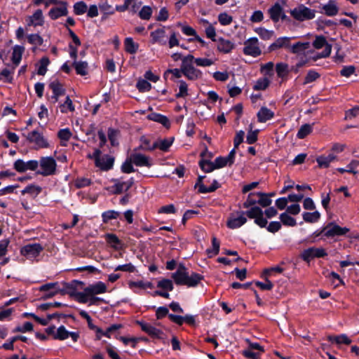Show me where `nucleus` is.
I'll return each instance as SVG.
<instances>
[{
  "label": "nucleus",
  "instance_id": "e2e57ef3",
  "mask_svg": "<svg viewBox=\"0 0 359 359\" xmlns=\"http://www.w3.org/2000/svg\"><path fill=\"white\" fill-rule=\"evenodd\" d=\"M29 43L35 46H41L43 43V38L39 34H31L27 36Z\"/></svg>",
  "mask_w": 359,
  "mask_h": 359
},
{
  "label": "nucleus",
  "instance_id": "680f3d73",
  "mask_svg": "<svg viewBox=\"0 0 359 359\" xmlns=\"http://www.w3.org/2000/svg\"><path fill=\"white\" fill-rule=\"evenodd\" d=\"M332 51V46H327L321 53H318L312 57H309L310 60L317 61L320 58L327 57L330 55Z\"/></svg>",
  "mask_w": 359,
  "mask_h": 359
},
{
  "label": "nucleus",
  "instance_id": "72a5a7b5",
  "mask_svg": "<svg viewBox=\"0 0 359 359\" xmlns=\"http://www.w3.org/2000/svg\"><path fill=\"white\" fill-rule=\"evenodd\" d=\"M121 215V212L114 210L104 211L102 213V220L104 224H107L111 219H116Z\"/></svg>",
  "mask_w": 359,
  "mask_h": 359
},
{
  "label": "nucleus",
  "instance_id": "6ab92c4d",
  "mask_svg": "<svg viewBox=\"0 0 359 359\" xmlns=\"http://www.w3.org/2000/svg\"><path fill=\"white\" fill-rule=\"evenodd\" d=\"M174 141V137H171L170 139H163L158 140L156 141L151 147H147V149H149L150 151L154 150L155 149H159L162 151L167 152L168 151L170 147Z\"/></svg>",
  "mask_w": 359,
  "mask_h": 359
},
{
  "label": "nucleus",
  "instance_id": "cd10ccee",
  "mask_svg": "<svg viewBox=\"0 0 359 359\" xmlns=\"http://www.w3.org/2000/svg\"><path fill=\"white\" fill-rule=\"evenodd\" d=\"M327 340L331 343H335L338 345H349L351 343V340L346 334H341L339 335H328L327 337Z\"/></svg>",
  "mask_w": 359,
  "mask_h": 359
},
{
  "label": "nucleus",
  "instance_id": "58836bf2",
  "mask_svg": "<svg viewBox=\"0 0 359 359\" xmlns=\"http://www.w3.org/2000/svg\"><path fill=\"white\" fill-rule=\"evenodd\" d=\"M302 217L304 222L308 223L317 222L320 218V214L318 211H314L312 212H304L302 214Z\"/></svg>",
  "mask_w": 359,
  "mask_h": 359
},
{
  "label": "nucleus",
  "instance_id": "4d7b16f0",
  "mask_svg": "<svg viewBox=\"0 0 359 359\" xmlns=\"http://www.w3.org/2000/svg\"><path fill=\"white\" fill-rule=\"evenodd\" d=\"M136 88L141 93L148 92L151 88V83L145 79H140L137 81Z\"/></svg>",
  "mask_w": 359,
  "mask_h": 359
},
{
  "label": "nucleus",
  "instance_id": "a878e982",
  "mask_svg": "<svg viewBox=\"0 0 359 359\" xmlns=\"http://www.w3.org/2000/svg\"><path fill=\"white\" fill-rule=\"evenodd\" d=\"M147 118L149 120L162 124L166 128H168L170 126V123L168 118L161 114L152 112L147 116Z\"/></svg>",
  "mask_w": 359,
  "mask_h": 359
},
{
  "label": "nucleus",
  "instance_id": "09e8293b",
  "mask_svg": "<svg viewBox=\"0 0 359 359\" xmlns=\"http://www.w3.org/2000/svg\"><path fill=\"white\" fill-rule=\"evenodd\" d=\"M60 111L63 114L67 113L68 111L72 112L74 111L75 107L69 95L66 97L65 102L60 105Z\"/></svg>",
  "mask_w": 359,
  "mask_h": 359
},
{
  "label": "nucleus",
  "instance_id": "de8ad7c7",
  "mask_svg": "<svg viewBox=\"0 0 359 359\" xmlns=\"http://www.w3.org/2000/svg\"><path fill=\"white\" fill-rule=\"evenodd\" d=\"M133 161L131 159V156H130L129 158H126V160L122 163L121 166V170L123 173H132L135 172V168L133 165Z\"/></svg>",
  "mask_w": 359,
  "mask_h": 359
},
{
  "label": "nucleus",
  "instance_id": "0e129e2a",
  "mask_svg": "<svg viewBox=\"0 0 359 359\" xmlns=\"http://www.w3.org/2000/svg\"><path fill=\"white\" fill-rule=\"evenodd\" d=\"M90 179L86 177H77L74 181V186L76 189H82L91 185Z\"/></svg>",
  "mask_w": 359,
  "mask_h": 359
},
{
  "label": "nucleus",
  "instance_id": "473e14b6",
  "mask_svg": "<svg viewBox=\"0 0 359 359\" xmlns=\"http://www.w3.org/2000/svg\"><path fill=\"white\" fill-rule=\"evenodd\" d=\"M315 123L312 124L305 123L303 124L299 129L297 133V137L299 139H304L307 135L311 134L313 131V126Z\"/></svg>",
  "mask_w": 359,
  "mask_h": 359
},
{
  "label": "nucleus",
  "instance_id": "f704fd0d",
  "mask_svg": "<svg viewBox=\"0 0 359 359\" xmlns=\"http://www.w3.org/2000/svg\"><path fill=\"white\" fill-rule=\"evenodd\" d=\"M200 168L205 173H209L216 170L212 161L210 159L201 158L198 161Z\"/></svg>",
  "mask_w": 359,
  "mask_h": 359
},
{
  "label": "nucleus",
  "instance_id": "1a4fd4ad",
  "mask_svg": "<svg viewBox=\"0 0 359 359\" xmlns=\"http://www.w3.org/2000/svg\"><path fill=\"white\" fill-rule=\"evenodd\" d=\"M107 290L106 284L102 281H97L95 283L90 284L83 289L84 301L82 302V304H86L88 302V296H95L105 293Z\"/></svg>",
  "mask_w": 359,
  "mask_h": 359
},
{
  "label": "nucleus",
  "instance_id": "aec40b11",
  "mask_svg": "<svg viewBox=\"0 0 359 359\" xmlns=\"http://www.w3.org/2000/svg\"><path fill=\"white\" fill-rule=\"evenodd\" d=\"M183 75L186 76L189 80L196 81L198 79L202 78V72L196 69L193 66L184 67L182 68Z\"/></svg>",
  "mask_w": 359,
  "mask_h": 359
},
{
  "label": "nucleus",
  "instance_id": "052dcab7",
  "mask_svg": "<svg viewBox=\"0 0 359 359\" xmlns=\"http://www.w3.org/2000/svg\"><path fill=\"white\" fill-rule=\"evenodd\" d=\"M179 92L175 95L176 98L185 97L188 95V85L183 81H179Z\"/></svg>",
  "mask_w": 359,
  "mask_h": 359
},
{
  "label": "nucleus",
  "instance_id": "9b49d317",
  "mask_svg": "<svg viewBox=\"0 0 359 359\" xmlns=\"http://www.w3.org/2000/svg\"><path fill=\"white\" fill-rule=\"evenodd\" d=\"M244 45L243 51L245 55L256 57L262 54V51L258 46V39L257 37L248 39L245 41Z\"/></svg>",
  "mask_w": 359,
  "mask_h": 359
},
{
  "label": "nucleus",
  "instance_id": "e433bc0d",
  "mask_svg": "<svg viewBox=\"0 0 359 359\" xmlns=\"http://www.w3.org/2000/svg\"><path fill=\"white\" fill-rule=\"evenodd\" d=\"M276 72L278 78L284 79L289 74V65L285 62H278L276 65Z\"/></svg>",
  "mask_w": 359,
  "mask_h": 359
},
{
  "label": "nucleus",
  "instance_id": "b1692460",
  "mask_svg": "<svg viewBox=\"0 0 359 359\" xmlns=\"http://www.w3.org/2000/svg\"><path fill=\"white\" fill-rule=\"evenodd\" d=\"M274 112L266 107H262L257 114V121L265 123L274 117Z\"/></svg>",
  "mask_w": 359,
  "mask_h": 359
},
{
  "label": "nucleus",
  "instance_id": "412c9836",
  "mask_svg": "<svg viewBox=\"0 0 359 359\" xmlns=\"http://www.w3.org/2000/svg\"><path fill=\"white\" fill-rule=\"evenodd\" d=\"M60 7H53L52 8L49 12L48 15L52 20H57L60 17L67 16L68 14L67 10V2L66 1V4H60Z\"/></svg>",
  "mask_w": 359,
  "mask_h": 359
},
{
  "label": "nucleus",
  "instance_id": "4c0bfd02",
  "mask_svg": "<svg viewBox=\"0 0 359 359\" xmlns=\"http://www.w3.org/2000/svg\"><path fill=\"white\" fill-rule=\"evenodd\" d=\"M111 182H114V184L109 189L113 194H121L125 191V185L123 182H121L119 179L113 178Z\"/></svg>",
  "mask_w": 359,
  "mask_h": 359
},
{
  "label": "nucleus",
  "instance_id": "c03bdc74",
  "mask_svg": "<svg viewBox=\"0 0 359 359\" xmlns=\"http://www.w3.org/2000/svg\"><path fill=\"white\" fill-rule=\"evenodd\" d=\"M270 85V80L266 77L259 78L253 86L254 90H264Z\"/></svg>",
  "mask_w": 359,
  "mask_h": 359
},
{
  "label": "nucleus",
  "instance_id": "69168bd1",
  "mask_svg": "<svg viewBox=\"0 0 359 359\" xmlns=\"http://www.w3.org/2000/svg\"><path fill=\"white\" fill-rule=\"evenodd\" d=\"M152 15V9L149 6H144L139 12V17L142 20H148Z\"/></svg>",
  "mask_w": 359,
  "mask_h": 359
},
{
  "label": "nucleus",
  "instance_id": "39448f33",
  "mask_svg": "<svg viewBox=\"0 0 359 359\" xmlns=\"http://www.w3.org/2000/svg\"><path fill=\"white\" fill-rule=\"evenodd\" d=\"M63 288L60 289V292L62 294H67L71 297L74 298L79 303L82 304L84 301V294L83 292H77L76 290L79 286H83L84 283L78 280H72L69 283L64 282L62 283Z\"/></svg>",
  "mask_w": 359,
  "mask_h": 359
},
{
  "label": "nucleus",
  "instance_id": "864d4df0",
  "mask_svg": "<svg viewBox=\"0 0 359 359\" xmlns=\"http://www.w3.org/2000/svg\"><path fill=\"white\" fill-rule=\"evenodd\" d=\"M119 133V131L116 129L109 128L108 129V138L110 144L112 147H116L119 144L116 137Z\"/></svg>",
  "mask_w": 359,
  "mask_h": 359
},
{
  "label": "nucleus",
  "instance_id": "7ed1b4c3",
  "mask_svg": "<svg viewBox=\"0 0 359 359\" xmlns=\"http://www.w3.org/2000/svg\"><path fill=\"white\" fill-rule=\"evenodd\" d=\"M171 278L177 285H186L188 287H196L204 279L203 275L196 272H191L189 275L187 268L182 263L178 265L177 271L172 273Z\"/></svg>",
  "mask_w": 359,
  "mask_h": 359
},
{
  "label": "nucleus",
  "instance_id": "423d86ee",
  "mask_svg": "<svg viewBox=\"0 0 359 359\" xmlns=\"http://www.w3.org/2000/svg\"><path fill=\"white\" fill-rule=\"evenodd\" d=\"M39 165L41 168V170H37L36 174L46 177L53 175L55 173L57 163L55 160L52 156H43L41 157Z\"/></svg>",
  "mask_w": 359,
  "mask_h": 359
},
{
  "label": "nucleus",
  "instance_id": "49530a36",
  "mask_svg": "<svg viewBox=\"0 0 359 359\" xmlns=\"http://www.w3.org/2000/svg\"><path fill=\"white\" fill-rule=\"evenodd\" d=\"M212 249L208 248L206 250V253L208 254V257H210V258L212 257V256H214V255H217L219 252L220 243L217 239L216 237H212Z\"/></svg>",
  "mask_w": 359,
  "mask_h": 359
},
{
  "label": "nucleus",
  "instance_id": "79ce46f5",
  "mask_svg": "<svg viewBox=\"0 0 359 359\" xmlns=\"http://www.w3.org/2000/svg\"><path fill=\"white\" fill-rule=\"evenodd\" d=\"M257 196L259 197L257 203L263 208L269 207L272 200L269 198V195L263 192H257Z\"/></svg>",
  "mask_w": 359,
  "mask_h": 359
},
{
  "label": "nucleus",
  "instance_id": "bb28decb",
  "mask_svg": "<svg viewBox=\"0 0 359 359\" xmlns=\"http://www.w3.org/2000/svg\"><path fill=\"white\" fill-rule=\"evenodd\" d=\"M25 52V47L20 45H15L13 48L11 61L13 65L18 66L21 62L22 56Z\"/></svg>",
  "mask_w": 359,
  "mask_h": 359
},
{
  "label": "nucleus",
  "instance_id": "393cba45",
  "mask_svg": "<svg viewBox=\"0 0 359 359\" xmlns=\"http://www.w3.org/2000/svg\"><path fill=\"white\" fill-rule=\"evenodd\" d=\"M105 240L116 250H121L123 247V241L114 233H107L105 235Z\"/></svg>",
  "mask_w": 359,
  "mask_h": 359
},
{
  "label": "nucleus",
  "instance_id": "5fc2aeb1",
  "mask_svg": "<svg viewBox=\"0 0 359 359\" xmlns=\"http://www.w3.org/2000/svg\"><path fill=\"white\" fill-rule=\"evenodd\" d=\"M320 77V74L314 69H310L308 71L305 78L304 84H308L316 81Z\"/></svg>",
  "mask_w": 359,
  "mask_h": 359
},
{
  "label": "nucleus",
  "instance_id": "13d9d810",
  "mask_svg": "<svg viewBox=\"0 0 359 359\" xmlns=\"http://www.w3.org/2000/svg\"><path fill=\"white\" fill-rule=\"evenodd\" d=\"M157 287L166 291H172L174 285L172 281L168 278H163L157 283Z\"/></svg>",
  "mask_w": 359,
  "mask_h": 359
},
{
  "label": "nucleus",
  "instance_id": "2eb2a0df",
  "mask_svg": "<svg viewBox=\"0 0 359 359\" xmlns=\"http://www.w3.org/2000/svg\"><path fill=\"white\" fill-rule=\"evenodd\" d=\"M165 27L158 28L153 31L150 34L151 38V43H158L161 46H165L167 44L166 33Z\"/></svg>",
  "mask_w": 359,
  "mask_h": 359
},
{
  "label": "nucleus",
  "instance_id": "ea45409f",
  "mask_svg": "<svg viewBox=\"0 0 359 359\" xmlns=\"http://www.w3.org/2000/svg\"><path fill=\"white\" fill-rule=\"evenodd\" d=\"M124 46L126 51L130 54H134L137 51L138 44L135 43L131 37L126 38Z\"/></svg>",
  "mask_w": 359,
  "mask_h": 359
},
{
  "label": "nucleus",
  "instance_id": "c9c22d12",
  "mask_svg": "<svg viewBox=\"0 0 359 359\" xmlns=\"http://www.w3.org/2000/svg\"><path fill=\"white\" fill-rule=\"evenodd\" d=\"M42 191V188L38 185L31 184L27 185L23 190L21 191L22 195L28 194L31 196L36 197Z\"/></svg>",
  "mask_w": 359,
  "mask_h": 359
},
{
  "label": "nucleus",
  "instance_id": "dca6fc26",
  "mask_svg": "<svg viewBox=\"0 0 359 359\" xmlns=\"http://www.w3.org/2000/svg\"><path fill=\"white\" fill-rule=\"evenodd\" d=\"M292 38L282 36L278 38L268 47V52L271 53L280 48H285L289 50L290 41Z\"/></svg>",
  "mask_w": 359,
  "mask_h": 359
},
{
  "label": "nucleus",
  "instance_id": "c85d7f7f",
  "mask_svg": "<svg viewBox=\"0 0 359 359\" xmlns=\"http://www.w3.org/2000/svg\"><path fill=\"white\" fill-rule=\"evenodd\" d=\"M283 11L282 6L278 3H276L269 9L268 13L270 15L271 19L274 22H278L280 19V15L283 14Z\"/></svg>",
  "mask_w": 359,
  "mask_h": 359
},
{
  "label": "nucleus",
  "instance_id": "20e7f679",
  "mask_svg": "<svg viewBox=\"0 0 359 359\" xmlns=\"http://www.w3.org/2000/svg\"><path fill=\"white\" fill-rule=\"evenodd\" d=\"M168 318L179 326L186 323L190 326L196 325L195 316L189 314H187L184 316L169 313V310L166 306H159L156 311V318L158 320L162 319L167 316Z\"/></svg>",
  "mask_w": 359,
  "mask_h": 359
},
{
  "label": "nucleus",
  "instance_id": "4be33fe9",
  "mask_svg": "<svg viewBox=\"0 0 359 359\" xmlns=\"http://www.w3.org/2000/svg\"><path fill=\"white\" fill-rule=\"evenodd\" d=\"M217 50L223 53H229L235 48V45L230 40L223 37L217 38Z\"/></svg>",
  "mask_w": 359,
  "mask_h": 359
},
{
  "label": "nucleus",
  "instance_id": "8fccbe9b",
  "mask_svg": "<svg viewBox=\"0 0 359 359\" xmlns=\"http://www.w3.org/2000/svg\"><path fill=\"white\" fill-rule=\"evenodd\" d=\"M220 187H221V184L216 180H214L212 181V184L208 187H205V185H201L200 187V189L198 190V193H200V194L212 193V192L215 191Z\"/></svg>",
  "mask_w": 359,
  "mask_h": 359
},
{
  "label": "nucleus",
  "instance_id": "ddd939ff",
  "mask_svg": "<svg viewBox=\"0 0 359 359\" xmlns=\"http://www.w3.org/2000/svg\"><path fill=\"white\" fill-rule=\"evenodd\" d=\"M310 47L311 43L309 41H297L292 45L290 44L289 51L297 55H304L305 56L306 55L314 53V50H308Z\"/></svg>",
  "mask_w": 359,
  "mask_h": 359
},
{
  "label": "nucleus",
  "instance_id": "a18cd8bd",
  "mask_svg": "<svg viewBox=\"0 0 359 359\" xmlns=\"http://www.w3.org/2000/svg\"><path fill=\"white\" fill-rule=\"evenodd\" d=\"M312 45L316 49H320L323 47L325 48L327 46H332L327 43L325 36L323 35L316 36V39L313 41Z\"/></svg>",
  "mask_w": 359,
  "mask_h": 359
},
{
  "label": "nucleus",
  "instance_id": "f8f14e48",
  "mask_svg": "<svg viewBox=\"0 0 359 359\" xmlns=\"http://www.w3.org/2000/svg\"><path fill=\"white\" fill-rule=\"evenodd\" d=\"M135 324L141 327V330L149 335L153 339H162L163 332L156 327L152 326L151 324L144 322L142 320H136Z\"/></svg>",
  "mask_w": 359,
  "mask_h": 359
},
{
  "label": "nucleus",
  "instance_id": "a19ab883",
  "mask_svg": "<svg viewBox=\"0 0 359 359\" xmlns=\"http://www.w3.org/2000/svg\"><path fill=\"white\" fill-rule=\"evenodd\" d=\"M280 223L286 226H295L297 225L296 219L289 215L287 212H283L280 215Z\"/></svg>",
  "mask_w": 359,
  "mask_h": 359
},
{
  "label": "nucleus",
  "instance_id": "2f4dec72",
  "mask_svg": "<svg viewBox=\"0 0 359 359\" xmlns=\"http://www.w3.org/2000/svg\"><path fill=\"white\" fill-rule=\"evenodd\" d=\"M48 86L52 90L53 93L55 95L62 96L65 94V88H64L63 85L57 79L51 81Z\"/></svg>",
  "mask_w": 359,
  "mask_h": 359
},
{
  "label": "nucleus",
  "instance_id": "37998d69",
  "mask_svg": "<svg viewBox=\"0 0 359 359\" xmlns=\"http://www.w3.org/2000/svg\"><path fill=\"white\" fill-rule=\"evenodd\" d=\"M323 9L325 11V14L327 16H334L339 12V8L336 4L331 3V0H330L328 4L323 5Z\"/></svg>",
  "mask_w": 359,
  "mask_h": 359
},
{
  "label": "nucleus",
  "instance_id": "603ef678",
  "mask_svg": "<svg viewBox=\"0 0 359 359\" xmlns=\"http://www.w3.org/2000/svg\"><path fill=\"white\" fill-rule=\"evenodd\" d=\"M33 328H34L33 324L31 322L27 321V322H25L22 326L19 325V326L15 327L12 330V332L13 333H16V332H22V333L29 332L33 331Z\"/></svg>",
  "mask_w": 359,
  "mask_h": 359
},
{
  "label": "nucleus",
  "instance_id": "0eeeda50",
  "mask_svg": "<svg viewBox=\"0 0 359 359\" xmlns=\"http://www.w3.org/2000/svg\"><path fill=\"white\" fill-rule=\"evenodd\" d=\"M290 14L296 20L303 22L313 19L316 16V11L306 7L304 4H299L290 11Z\"/></svg>",
  "mask_w": 359,
  "mask_h": 359
},
{
  "label": "nucleus",
  "instance_id": "4468645a",
  "mask_svg": "<svg viewBox=\"0 0 359 359\" xmlns=\"http://www.w3.org/2000/svg\"><path fill=\"white\" fill-rule=\"evenodd\" d=\"M57 285L58 283L55 282L46 283L40 286L39 289L40 292H46V293L42 296L41 299L43 300L50 299L57 294L60 293V289L57 287Z\"/></svg>",
  "mask_w": 359,
  "mask_h": 359
},
{
  "label": "nucleus",
  "instance_id": "5701e85b",
  "mask_svg": "<svg viewBox=\"0 0 359 359\" xmlns=\"http://www.w3.org/2000/svg\"><path fill=\"white\" fill-rule=\"evenodd\" d=\"M115 158L108 154H104L102 156L100 161L99 165L96 167L99 168L102 171H109L114 167Z\"/></svg>",
  "mask_w": 359,
  "mask_h": 359
},
{
  "label": "nucleus",
  "instance_id": "338daca9",
  "mask_svg": "<svg viewBox=\"0 0 359 359\" xmlns=\"http://www.w3.org/2000/svg\"><path fill=\"white\" fill-rule=\"evenodd\" d=\"M274 64L272 62H269L261 66L260 71L265 76H272L273 75Z\"/></svg>",
  "mask_w": 359,
  "mask_h": 359
},
{
  "label": "nucleus",
  "instance_id": "a211bd4d",
  "mask_svg": "<svg viewBox=\"0 0 359 359\" xmlns=\"http://www.w3.org/2000/svg\"><path fill=\"white\" fill-rule=\"evenodd\" d=\"M27 25L29 27L42 26L44 24V18L41 9H37L32 15L26 18Z\"/></svg>",
  "mask_w": 359,
  "mask_h": 359
},
{
  "label": "nucleus",
  "instance_id": "c756f323",
  "mask_svg": "<svg viewBox=\"0 0 359 359\" xmlns=\"http://www.w3.org/2000/svg\"><path fill=\"white\" fill-rule=\"evenodd\" d=\"M337 159V156L332 154L325 156L323 155L319 156L316 158L318 165L320 168H327L330 166V163Z\"/></svg>",
  "mask_w": 359,
  "mask_h": 359
},
{
  "label": "nucleus",
  "instance_id": "6e6d98bb",
  "mask_svg": "<svg viewBox=\"0 0 359 359\" xmlns=\"http://www.w3.org/2000/svg\"><path fill=\"white\" fill-rule=\"evenodd\" d=\"M68 333L69 331L65 328V327L64 325H61L57 328V332L53 336V339L63 341L68 339Z\"/></svg>",
  "mask_w": 359,
  "mask_h": 359
},
{
  "label": "nucleus",
  "instance_id": "f257e3e1",
  "mask_svg": "<svg viewBox=\"0 0 359 359\" xmlns=\"http://www.w3.org/2000/svg\"><path fill=\"white\" fill-rule=\"evenodd\" d=\"M247 216L250 219H254V222L260 228L266 227L268 221L263 217V210L259 206L252 207L246 211H238L237 216L233 213L230 214L226 226L231 229H238L247 222Z\"/></svg>",
  "mask_w": 359,
  "mask_h": 359
},
{
  "label": "nucleus",
  "instance_id": "f3484780",
  "mask_svg": "<svg viewBox=\"0 0 359 359\" xmlns=\"http://www.w3.org/2000/svg\"><path fill=\"white\" fill-rule=\"evenodd\" d=\"M131 159L133 161V163L136 166L139 167H147L150 168L152 166L153 163H151L150 158L146 155H144L140 153L133 152L130 154Z\"/></svg>",
  "mask_w": 359,
  "mask_h": 359
},
{
  "label": "nucleus",
  "instance_id": "f03ea898",
  "mask_svg": "<svg viewBox=\"0 0 359 359\" xmlns=\"http://www.w3.org/2000/svg\"><path fill=\"white\" fill-rule=\"evenodd\" d=\"M351 231L350 229L346 226H340L334 221L329 222L323 227L315 231L309 238H312L311 242H315L316 238L319 240L332 239L336 237H347L352 238L348 233Z\"/></svg>",
  "mask_w": 359,
  "mask_h": 359
},
{
  "label": "nucleus",
  "instance_id": "9d476101",
  "mask_svg": "<svg viewBox=\"0 0 359 359\" xmlns=\"http://www.w3.org/2000/svg\"><path fill=\"white\" fill-rule=\"evenodd\" d=\"M27 140L29 143H34L36 145L35 149H47L50 147L48 140L37 130H34L27 134Z\"/></svg>",
  "mask_w": 359,
  "mask_h": 359
},
{
  "label": "nucleus",
  "instance_id": "6e6552de",
  "mask_svg": "<svg viewBox=\"0 0 359 359\" xmlns=\"http://www.w3.org/2000/svg\"><path fill=\"white\" fill-rule=\"evenodd\" d=\"M43 250L44 248L40 243H29L20 248V254L27 259L34 260Z\"/></svg>",
  "mask_w": 359,
  "mask_h": 359
},
{
  "label": "nucleus",
  "instance_id": "7c9ffc66",
  "mask_svg": "<svg viewBox=\"0 0 359 359\" xmlns=\"http://www.w3.org/2000/svg\"><path fill=\"white\" fill-rule=\"evenodd\" d=\"M72 66L78 75L86 76L88 74V64L86 61H74Z\"/></svg>",
  "mask_w": 359,
  "mask_h": 359
},
{
  "label": "nucleus",
  "instance_id": "bf43d9fd",
  "mask_svg": "<svg viewBox=\"0 0 359 359\" xmlns=\"http://www.w3.org/2000/svg\"><path fill=\"white\" fill-rule=\"evenodd\" d=\"M98 7L102 13L113 15L115 13L114 8L107 1L100 2Z\"/></svg>",
  "mask_w": 359,
  "mask_h": 359
},
{
  "label": "nucleus",
  "instance_id": "774afa93",
  "mask_svg": "<svg viewBox=\"0 0 359 359\" xmlns=\"http://www.w3.org/2000/svg\"><path fill=\"white\" fill-rule=\"evenodd\" d=\"M256 32L259 34L260 38L263 40H269L272 38L274 34L273 31H269L265 28H258L256 29Z\"/></svg>",
  "mask_w": 359,
  "mask_h": 359
},
{
  "label": "nucleus",
  "instance_id": "3c124183",
  "mask_svg": "<svg viewBox=\"0 0 359 359\" xmlns=\"http://www.w3.org/2000/svg\"><path fill=\"white\" fill-rule=\"evenodd\" d=\"M73 8L74 14L76 15H81L86 13L88 6L84 1H81L76 2L74 4Z\"/></svg>",
  "mask_w": 359,
  "mask_h": 359
}]
</instances>
